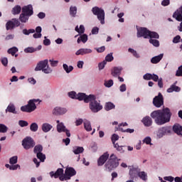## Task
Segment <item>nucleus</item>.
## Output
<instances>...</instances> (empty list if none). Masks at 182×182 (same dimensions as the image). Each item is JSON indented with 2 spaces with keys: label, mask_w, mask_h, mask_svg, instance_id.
Segmentation results:
<instances>
[{
  "label": "nucleus",
  "mask_w": 182,
  "mask_h": 182,
  "mask_svg": "<svg viewBox=\"0 0 182 182\" xmlns=\"http://www.w3.org/2000/svg\"><path fill=\"white\" fill-rule=\"evenodd\" d=\"M171 111L168 107L162 109H158L151 113V117L154 119V122L158 126H163L171 120Z\"/></svg>",
  "instance_id": "f257e3e1"
},
{
  "label": "nucleus",
  "mask_w": 182,
  "mask_h": 182,
  "mask_svg": "<svg viewBox=\"0 0 182 182\" xmlns=\"http://www.w3.org/2000/svg\"><path fill=\"white\" fill-rule=\"evenodd\" d=\"M105 167L107 171H112V170H114V168L119 167V159H117V156L114 154H111Z\"/></svg>",
  "instance_id": "f03ea898"
},
{
  "label": "nucleus",
  "mask_w": 182,
  "mask_h": 182,
  "mask_svg": "<svg viewBox=\"0 0 182 182\" xmlns=\"http://www.w3.org/2000/svg\"><path fill=\"white\" fill-rule=\"evenodd\" d=\"M91 96V98L89 100L90 109L92 113H97V112H100L103 109V106L100 105V101L97 102L96 100V95H92Z\"/></svg>",
  "instance_id": "7ed1b4c3"
},
{
  "label": "nucleus",
  "mask_w": 182,
  "mask_h": 182,
  "mask_svg": "<svg viewBox=\"0 0 182 182\" xmlns=\"http://www.w3.org/2000/svg\"><path fill=\"white\" fill-rule=\"evenodd\" d=\"M49 60H44L38 62L36 65V67L35 68L36 72H39L42 70L43 73H52V69L49 68Z\"/></svg>",
  "instance_id": "20e7f679"
},
{
  "label": "nucleus",
  "mask_w": 182,
  "mask_h": 182,
  "mask_svg": "<svg viewBox=\"0 0 182 182\" xmlns=\"http://www.w3.org/2000/svg\"><path fill=\"white\" fill-rule=\"evenodd\" d=\"M41 103L39 99H33L30 100L28 102V105L26 106H22L21 107V112H26V113H31L36 109V105L35 103Z\"/></svg>",
  "instance_id": "39448f33"
},
{
  "label": "nucleus",
  "mask_w": 182,
  "mask_h": 182,
  "mask_svg": "<svg viewBox=\"0 0 182 182\" xmlns=\"http://www.w3.org/2000/svg\"><path fill=\"white\" fill-rule=\"evenodd\" d=\"M171 134V127L166 126L161 127L156 131V137L157 139H161L164 137V136H167V134Z\"/></svg>",
  "instance_id": "423d86ee"
},
{
  "label": "nucleus",
  "mask_w": 182,
  "mask_h": 182,
  "mask_svg": "<svg viewBox=\"0 0 182 182\" xmlns=\"http://www.w3.org/2000/svg\"><path fill=\"white\" fill-rule=\"evenodd\" d=\"M92 12L97 16V19L100 21L102 25L105 24V10L95 6L92 9Z\"/></svg>",
  "instance_id": "0eeeda50"
},
{
  "label": "nucleus",
  "mask_w": 182,
  "mask_h": 182,
  "mask_svg": "<svg viewBox=\"0 0 182 182\" xmlns=\"http://www.w3.org/2000/svg\"><path fill=\"white\" fill-rule=\"evenodd\" d=\"M35 140L31 136H26L22 141V146L25 150H29L35 147Z\"/></svg>",
  "instance_id": "6e6552de"
},
{
  "label": "nucleus",
  "mask_w": 182,
  "mask_h": 182,
  "mask_svg": "<svg viewBox=\"0 0 182 182\" xmlns=\"http://www.w3.org/2000/svg\"><path fill=\"white\" fill-rule=\"evenodd\" d=\"M153 105L155 107H161L164 105V97L161 92H159L158 96L153 99Z\"/></svg>",
  "instance_id": "1a4fd4ad"
},
{
  "label": "nucleus",
  "mask_w": 182,
  "mask_h": 182,
  "mask_svg": "<svg viewBox=\"0 0 182 182\" xmlns=\"http://www.w3.org/2000/svg\"><path fill=\"white\" fill-rule=\"evenodd\" d=\"M129 174L130 176L131 180H134V178H137L139 176V173L140 172V169L139 168V166L132 165L129 166Z\"/></svg>",
  "instance_id": "9d476101"
},
{
  "label": "nucleus",
  "mask_w": 182,
  "mask_h": 182,
  "mask_svg": "<svg viewBox=\"0 0 182 182\" xmlns=\"http://www.w3.org/2000/svg\"><path fill=\"white\" fill-rule=\"evenodd\" d=\"M21 26V22L17 18H13L12 21H9L6 23V31H12L15 26L18 27Z\"/></svg>",
  "instance_id": "9b49d317"
},
{
  "label": "nucleus",
  "mask_w": 182,
  "mask_h": 182,
  "mask_svg": "<svg viewBox=\"0 0 182 182\" xmlns=\"http://www.w3.org/2000/svg\"><path fill=\"white\" fill-rule=\"evenodd\" d=\"M149 31L144 27H141L137 29V38H144V39H147L149 38Z\"/></svg>",
  "instance_id": "f8f14e48"
},
{
  "label": "nucleus",
  "mask_w": 182,
  "mask_h": 182,
  "mask_svg": "<svg viewBox=\"0 0 182 182\" xmlns=\"http://www.w3.org/2000/svg\"><path fill=\"white\" fill-rule=\"evenodd\" d=\"M21 11V13L27 15V16H32V15H33V7L32 6V4L24 6Z\"/></svg>",
  "instance_id": "ddd939ff"
},
{
  "label": "nucleus",
  "mask_w": 182,
  "mask_h": 182,
  "mask_svg": "<svg viewBox=\"0 0 182 182\" xmlns=\"http://www.w3.org/2000/svg\"><path fill=\"white\" fill-rule=\"evenodd\" d=\"M92 95H86L85 93L79 92L77 94L76 99L77 100H84L85 103H89V100L92 97Z\"/></svg>",
  "instance_id": "4468645a"
},
{
  "label": "nucleus",
  "mask_w": 182,
  "mask_h": 182,
  "mask_svg": "<svg viewBox=\"0 0 182 182\" xmlns=\"http://www.w3.org/2000/svg\"><path fill=\"white\" fill-rule=\"evenodd\" d=\"M109 159V153H104L100 158L97 159V166H103L107 159Z\"/></svg>",
  "instance_id": "2eb2a0df"
},
{
  "label": "nucleus",
  "mask_w": 182,
  "mask_h": 182,
  "mask_svg": "<svg viewBox=\"0 0 182 182\" xmlns=\"http://www.w3.org/2000/svg\"><path fill=\"white\" fill-rule=\"evenodd\" d=\"M65 173L66 177L70 180L71 177H73V176H76V170L73 167H67Z\"/></svg>",
  "instance_id": "dca6fc26"
},
{
  "label": "nucleus",
  "mask_w": 182,
  "mask_h": 182,
  "mask_svg": "<svg viewBox=\"0 0 182 182\" xmlns=\"http://www.w3.org/2000/svg\"><path fill=\"white\" fill-rule=\"evenodd\" d=\"M66 112H68V110H66V109L57 107L54 108V109L53 111V114H55V116H60V114H65V113H66Z\"/></svg>",
  "instance_id": "f3484780"
},
{
  "label": "nucleus",
  "mask_w": 182,
  "mask_h": 182,
  "mask_svg": "<svg viewBox=\"0 0 182 182\" xmlns=\"http://www.w3.org/2000/svg\"><path fill=\"white\" fill-rule=\"evenodd\" d=\"M63 168H58L55 172L54 171L50 172V177L52 178L54 177V178H58L60 176H63Z\"/></svg>",
  "instance_id": "a211bd4d"
},
{
  "label": "nucleus",
  "mask_w": 182,
  "mask_h": 182,
  "mask_svg": "<svg viewBox=\"0 0 182 182\" xmlns=\"http://www.w3.org/2000/svg\"><path fill=\"white\" fill-rule=\"evenodd\" d=\"M89 53H92V49L90 48H80L76 53L75 55L79 56V55H87Z\"/></svg>",
  "instance_id": "6ab92c4d"
},
{
  "label": "nucleus",
  "mask_w": 182,
  "mask_h": 182,
  "mask_svg": "<svg viewBox=\"0 0 182 182\" xmlns=\"http://www.w3.org/2000/svg\"><path fill=\"white\" fill-rule=\"evenodd\" d=\"M142 123L146 127H150L153 124V120L149 116H146L142 119Z\"/></svg>",
  "instance_id": "aec40b11"
},
{
  "label": "nucleus",
  "mask_w": 182,
  "mask_h": 182,
  "mask_svg": "<svg viewBox=\"0 0 182 182\" xmlns=\"http://www.w3.org/2000/svg\"><path fill=\"white\" fill-rule=\"evenodd\" d=\"M173 131L178 134V136H182V126L179 124H175L173 126Z\"/></svg>",
  "instance_id": "412c9836"
},
{
  "label": "nucleus",
  "mask_w": 182,
  "mask_h": 182,
  "mask_svg": "<svg viewBox=\"0 0 182 182\" xmlns=\"http://www.w3.org/2000/svg\"><path fill=\"white\" fill-rule=\"evenodd\" d=\"M122 70H123L122 67H114L112 70V76L114 77H117V76H120V75H122Z\"/></svg>",
  "instance_id": "4be33fe9"
},
{
  "label": "nucleus",
  "mask_w": 182,
  "mask_h": 182,
  "mask_svg": "<svg viewBox=\"0 0 182 182\" xmlns=\"http://www.w3.org/2000/svg\"><path fill=\"white\" fill-rule=\"evenodd\" d=\"M176 82L171 85V87L167 89L168 93H173V92H180V90H181V88H180L178 86H176Z\"/></svg>",
  "instance_id": "5701e85b"
},
{
  "label": "nucleus",
  "mask_w": 182,
  "mask_h": 182,
  "mask_svg": "<svg viewBox=\"0 0 182 182\" xmlns=\"http://www.w3.org/2000/svg\"><path fill=\"white\" fill-rule=\"evenodd\" d=\"M53 127L52 125H50L48 123H44L43 124L41 129L43 130V132H44V133H48V132H50V130H52V128Z\"/></svg>",
  "instance_id": "b1692460"
},
{
  "label": "nucleus",
  "mask_w": 182,
  "mask_h": 182,
  "mask_svg": "<svg viewBox=\"0 0 182 182\" xmlns=\"http://www.w3.org/2000/svg\"><path fill=\"white\" fill-rule=\"evenodd\" d=\"M85 151V149L82 146H73V153L74 154H80Z\"/></svg>",
  "instance_id": "393cba45"
},
{
  "label": "nucleus",
  "mask_w": 182,
  "mask_h": 182,
  "mask_svg": "<svg viewBox=\"0 0 182 182\" xmlns=\"http://www.w3.org/2000/svg\"><path fill=\"white\" fill-rule=\"evenodd\" d=\"M114 149H116V150H117L119 153H124V151H126L127 146H119V144H116L114 145Z\"/></svg>",
  "instance_id": "a878e982"
},
{
  "label": "nucleus",
  "mask_w": 182,
  "mask_h": 182,
  "mask_svg": "<svg viewBox=\"0 0 182 182\" xmlns=\"http://www.w3.org/2000/svg\"><path fill=\"white\" fill-rule=\"evenodd\" d=\"M13 113L14 114H17L18 112H16V108H15V105H9L6 109V113Z\"/></svg>",
  "instance_id": "bb28decb"
},
{
  "label": "nucleus",
  "mask_w": 182,
  "mask_h": 182,
  "mask_svg": "<svg viewBox=\"0 0 182 182\" xmlns=\"http://www.w3.org/2000/svg\"><path fill=\"white\" fill-rule=\"evenodd\" d=\"M19 21H21L22 23H26V22L29 21V16L21 13L19 16Z\"/></svg>",
  "instance_id": "cd10ccee"
},
{
  "label": "nucleus",
  "mask_w": 182,
  "mask_h": 182,
  "mask_svg": "<svg viewBox=\"0 0 182 182\" xmlns=\"http://www.w3.org/2000/svg\"><path fill=\"white\" fill-rule=\"evenodd\" d=\"M163 59V54H160L157 56L153 57L151 60V63L156 64V63H159V62H160V60H161Z\"/></svg>",
  "instance_id": "c85d7f7f"
},
{
  "label": "nucleus",
  "mask_w": 182,
  "mask_h": 182,
  "mask_svg": "<svg viewBox=\"0 0 182 182\" xmlns=\"http://www.w3.org/2000/svg\"><path fill=\"white\" fill-rule=\"evenodd\" d=\"M21 11H22L21 6L17 5L12 9L11 13L13 15H19V14H21Z\"/></svg>",
  "instance_id": "c756f323"
},
{
  "label": "nucleus",
  "mask_w": 182,
  "mask_h": 182,
  "mask_svg": "<svg viewBox=\"0 0 182 182\" xmlns=\"http://www.w3.org/2000/svg\"><path fill=\"white\" fill-rule=\"evenodd\" d=\"M77 43H80V42H82V43H86L87 42V35L82 34L81 35L77 40Z\"/></svg>",
  "instance_id": "7c9ffc66"
},
{
  "label": "nucleus",
  "mask_w": 182,
  "mask_h": 182,
  "mask_svg": "<svg viewBox=\"0 0 182 182\" xmlns=\"http://www.w3.org/2000/svg\"><path fill=\"white\" fill-rule=\"evenodd\" d=\"M116 107V105H114V104H113L112 102H107L105 105V109L107 112H109V110H112V109H114Z\"/></svg>",
  "instance_id": "2f4dec72"
},
{
  "label": "nucleus",
  "mask_w": 182,
  "mask_h": 182,
  "mask_svg": "<svg viewBox=\"0 0 182 182\" xmlns=\"http://www.w3.org/2000/svg\"><path fill=\"white\" fill-rule=\"evenodd\" d=\"M115 130H119V132H122L123 133H134V129H123L122 127H115Z\"/></svg>",
  "instance_id": "473e14b6"
},
{
  "label": "nucleus",
  "mask_w": 182,
  "mask_h": 182,
  "mask_svg": "<svg viewBox=\"0 0 182 182\" xmlns=\"http://www.w3.org/2000/svg\"><path fill=\"white\" fill-rule=\"evenodd\" d=\"M43 151V146H42V145L38 144L34 146L33 153H35L36 154H38V153H42Z\"/></svg>",
  "instance_id": "72a5a7b5"
},
{
  "label": "nucleus",
  "mask_w": 182,
  "mask_h": 182,
  "mask_svg": "<svg viewBox=\"0 0 182 182\" xmlns=\"http://www.w3.org/2000/svg\"><path fill=\"white\" fill-rule=\"evenodd\" d=\"M138 177L141 178V180H143L144 181H146L147 180V173L144 171H140L138 173Z\"/></svg>",
  "instance_id": "f704fd0d"
},
{
  "label": "nucleus",
  "mask_w": 182,
  "mask_h": 182,
  "mask_svg": "<svg viewBox=\"0 0 182 182\" xmlns=\"http://www.w3.org/2000/svg\"><path fill=\"white\" fill-rule=\"evenodd\" d=\"M149 38H150V39H153V38L154 39H159V38H160V36L156 32L149 31Z\"/></svg>",
  "instance_id": "c9c22d12"
},
{
  "label": "nucleus",
  "mask_w": 182,
  "mask_h": 182,
  "mask_svg": "<svg viewBox=\"0 0 182 182\" xmlns=\"http://www.w3.org/2000/svg\"><path fill=\"white\" fill-rule=\"evenodd\" d=\"M84 127L87 132H92V125L88 120L84 122Z\"/></svg>",
  "instance_id": "e433bc0d"
},
{
  "label": "nucleus",
  "mask_w": 182,
  "mask_h": 182,
  "mask_svg": "<svg viewBox=\"0 0 182 182\" xmlns=\"http://www.w3.org/2000/svg\"><path fill=\"white\" fill-rule=\"evenodd\" d=\"M76 14H77V8L76 6H71L70 8V14L73 18H75L76 16Z\"/></svg>",
  "instance_id": "4c0bfd02"
},
{
  "label": "nucleus",
  "mask_w": 182,
  "mask_h": 182,
  "mask_svg": "<svg viewBox=\"0 0 182 182\" xmlns=\"http://www.w3.org/2000/svg\"><path fill=\"white\" fill-rule=\"evenodd\" d=\"M149 43L155 46V48H159L160 46V41L156 39L150 38Z\"/></svg>",
  "instance_id": "58836bf2"
},
{
  "label": "nucleus",
  "mask_w": 182,
  "mask_h": 182,
  "mask_svg": "<svg viewBox=\"0 0 182 182\" xmlns=\"http://www.w3.org/2000/svg\"><path fill=\"white\" fill-rule=\"evenodd\" d=\"M173 18H175L178 22H182V14L178 12H174L173 14Z\"/></svg>",
  "instance_id": "ea45409f"
},
{
  "label": "nucleus",
  "mask_w": 182,
  "mask_h": 182,
  "mask_svg": "<svg viewBox=\"0 0 182 182\" xmlns=\"http://www.w3.org/2000/svg\"><path fill=\"white\" fill-rule=\"evenodd\" d=\"M63 68L64 70L66 72V73H70V72L73 70V66L72 65L68 66L67 64H63Z\"/></svg>",
  "instance_id": "a19ab883"
},
{
  "label": "nucleus",
  "mask_w": 182,
  "mask_h": 182,
  "mask_svg": "<svg viewBox=\"0 0 182 182\" xmlns=\"http://www.w3.org/2000/svg\"><path fill=\"white\" fill-rule=\"evenodd\" d=\"M36 156L37 159H40V161H41L42 163H43V161H45V160L46 159V156L42 152L37 153Z\"/></svg>",
  "instance_id": "79ce46f5"
},
{
  "label": "nucleus",
  "mask_w": 182,
  "mask_h": 182,
  "mask_svg": "<svg viewBox=\"0 0 182 182\" xmlns=\"http://www.w3.org/2000/svg\"><path fill=\"white\" fill-rule=\"evenodd\" d=\"M65 129H66V127L63 125V123H60L57 125V130L58 133H62V132H65Z\"/></svg>",
  "instance_id": "37998d69"
},
{
  "label": "nucleus",
  "mask_w": 182,
  "mask_h": 182,
  "mask_svg": "<svg viewBox=\"0 0 182 182\" xmlns=\"http://www.w3.org/2000/svg\"><path fill=\"white\" fill-rule=\"evenodd\" d=\"M38 49L33 48V47H28L24 49L25 53H33V52H36Z\"/></svg>",
  "instance_id": "c03bdc74"
},
{
  "label": "nucleus",
  "mask_w": 182,
  "mask_h": 182,
  "mask_svg": "<svg viewBox=\"0 0 182 182\" xmlns=\"http://www.w3.org/2000/svg\"><path fill=\"white\" fill-rule=\"evenodd\" d=\"M16 52H18V48L16 47H13L8 50V53L12 56H15V53H16Z\"/></svg>",
  "instance_id": "a18cd8bd"
},
{
  "label": "nucleus",
  "mask_w": 182,
  "mask_h": 182,
  "mask_svg": "<svg viewBox=\"0 0 182 182\" xmlns=\"http://www.w3.org/2000/svg\"><path fill=\"white\" fill-rule=\"evenodd\" d=\"M38 124H36V122H33L31 124L30 126V130L31 132H38Z\"/></svg>",
  "instance_id": "49530a36"
},
{
  "label": "nucleus",
  "mask_w": 182,
  "mask_h": 182,
  "mask_svg": "<svg viewBox=\"0 0 182 182\" xmlns=\"http://www.w3.org/2000/svg\"><path fill=\"white\" fill-rule=\"evenodd\" d=\"M8 132V127L4 124H0V133H6Z\"/></svg>",
  "instance_id": "de8ad7c7"
},
{
  "label": "nucleus",
  "mask_w": 182,
  "mask_h": 182,
  "mask_svg": "<svg viewBox=\"0 0 182 182\" xmlns=\"http://www.w3.org/2000/svg\"><path fill=\"white\" fill-rule=\"evenodd\" d=\"M114 58L113 57V53H110L105 57V62H112Z\"/></svg>",
  "instance_id": "09e8293b"
},
{
  "label": "nucleus",
  "mask_w": 182,
  "mask_h": 182,
  "mask_svg": "<svg viewBox=\"0 0 182 182\" xmlns=\"http://www.w3.org/2000/svg\"><path fill=\"white\" fill-rule=\"evenodd\" d=\"M23 35H29L30 33H35V29L31 28L28 30L26 28H24L23 30Z\"/></svg>",
  "instance_id": "8fccbe9b"
},
{
  "label": "nucleus",
  "mask_w": 182,
  "mask_h": 182,
  "mask_svg": "<svg viewBox=\"0 0 182 182\" xmlns=\"http://www.w3.org/2000/svg\"><path fill=\"white\" fill-rule=\"evenodd\" d=\"M10 164H16L18 163V156H14L9 159Z\"/></svg>",
  "instance_id": "3c124183"
},
{
  "label": "nucleus",
  "mask_w": 182,
  "mask_h": 182,
  "mask_svg": "<svg viewBox=\"0 0 182 182\" xmlns=\"http://www.w3.org/2000/svg\"><path fill=\"white\" fill-rule=\"evenodd\" d=\"M111 140H112V144H114H114H116V141L119 140V135L116 134H112Z\"/></svg>",
  "instance_id": "603ef678"
},
{
  "label": "nucleus",
  "mask_w": 182,
  "mask_h": 182,
  "mask_svg": "<svg viewBox=\"0 0 182 182\" xmlns=\"http://www.w3.org/2000/svg\"><path fill=\"white\" fill-rule=\"evenodd\" d=\"M128 51L130 53H132V55H133V56H134V58H140V55L137 53V51H136L134 49L129 48Z\"/></svg>",
  "instance_id": "864d4df0"
},
{
  "label": "nucleus",
  "mask_w": 182,
  "mask_h": 182,
  "mask_svg": "<svg viewBox=\"0 0 182 182\" xmlns=\"http://www.w3.org/2000/svg\"><path fill=\"white\" fill-rule=\"evenodd\" d=\"M104 85L105 87H112L113 85V80H109L107 81H105Z\"/></svg>",
  "instance_id": "5fc2aeb1"
},
{
  "label": "nucleus",
  "mask_w": 182,
  "mask_h": 182,
  "mask_svg": "<svg viewBox=\"0 0 182 182\" xmlns=\"http://www.w3.org/2000/svg\"><path fill=\"white\" fill-rule=\"evenodd\" d=\"M18 124L21 127H26V126H28L29 124L26 121L20 120L18 121Z\"/></svg>",
  "instance_id": "6e6d98bb"
},
{
  "label": "nucleus",
  "mask_w": 182,
  "mask_h": 182,
  "mask_svg": "<svg viewBox=\"0 0 182 182\" xmlns=\"http://www.w3.org/2000/svg\"><path fill=\"white\" fill-rule=\"evenodd\" d=\"M176 76L181 77L182 76V65L179 66L176 70Z\"/></svg>",
  "instance_id": "4d7b16f0"
},
{
  "label": "nucleus",
  "mask_w": 182,
  "mask_h": 182,
  "mask_svg": "<svg viewBox=\"0 0 182 182\" xmlns=\"http://www.w3.org/2000/svg\"><path fill=\"white\" fill-rule=\"evenodd\" d=\"M152 76H153V74L146 73L143 76V77L144 80H151Z\"/></svg>",
  "instance_id": "13d9d810"
},
{
  "label": "nucleus",
  "mask_w": 182,
  "mask_h": 182,
  "mask_svg": "<svg viewBox=\"0 0 182 182\" xmlns=\"http://www.w3.org/2000/svg\"><path fill=\"white\" fill-rule=\"evenodd\" d=\"M69 97H71V99H76V97L77 96V94H76V92L72 91L68 92Z\"/></svg>",
  "instance_id": "bf43d9fd"
},
{
  "label": "nucleus",
  "mask_w": 182,
  "mask_h": 182,
  "mask_svg": "<svg viewBox=\"0 0 182 182\" xmlns=\"http://www.w3.org/2000/svg\"><path fill=\"white\" fill-rule=\"evenodd\" d=\"M106 63H107L106 60H104L103 62L100 63L98 64V68L100 70H102V69H105V65H106Z\"/></svg>",
  "instance_id": "052dcab7"
},
{
  "label": "nucleus",
  "mask_w": 182,
  "mask_h": 182,
  "mask_svg": "<svg viewBox=\"0 0 182 182\" xmlns=\"http://www.w3.org/2000/svg\"><path fill=\"white\" fill-rule=\"evenodd\" d=\"M49 62L50 63V65L53 68L58 66V63H59V61L58 60H50Z\"/></svg>",
  "instance_id": "680f3d73"
},
{
  "label": "nucleus",
  "mask_w": 182,
  "mask_h": 182,
  "mask_svg": "<svg viewBox=\"0 0 182 182\" xmlns=\"http://www.w3.org/2000/svg\"><path fill=\"white\" fill-rule=\"evenodd\" d=\"M161 5L162 6H168L170 5V0H163Z\"/></svg>",
  "instance_id": "e2e57ef3"
},
{
  "label": "nucleus",
  "mask_w": 182,
  "mask_h": 182,
  "mask_svg": "<svg viewBox=\"0 0 182 182\" xmlns=\"http://www.w3.org/2000/svg\"><path fill=\"white\" fill-rule=\"evenodd\" d=\"M144 143H146V144H150L151 143V138H150V136H146L144 139Z\"/></svg>",
  "instance_id": "0e129e2a"
},
{
  "label": "nucleus",
  "mask_w": 182,
  "mask_h": 182,
  "mask_svg": "<svg viewBox=\"0 0 182 182\" xmlns=\"http://www.w3.org/2000/svg\"><path fill=\"white\" fill-rule=\"evenodd\" d=\"M58 177H59V179L60 180V181H65L66 180H69V178H68L66 176V173H65L64 175L63 174Z\"/></svg>",
  "instance_id": "69168bd1"
},
{
  "label": "nucleus",
  "mask_w": 182,
  "mask_h": 182,
  "mask_svg": "<svg viewBox=\"0 0 182 182\" xmlns=\"http://www.w3.org/2000/svg\"><path fill=\"white\" fill-rule=\"evenodd\" d=\"M180 39H181V37L180 36H176L173 39V43H178V42H180Z\"/></svg>",
  "instance_id": "338daca9"
},
{
  "label": "nucleus",
  "mask_w": 182,
  "mask_h": 182,
  "mask_svg": "<svg viewBox=\"0 0 182 182\" xmlns=\"http://www.w3.org/2000/svg\"><path fill=\"white\" fill-rule=\"evenodd\" d=\"M1 63L4 66H8V58H4L1 59Z\"/></svg>",
  "instance_id": "774afa93"
}]
</instances>
